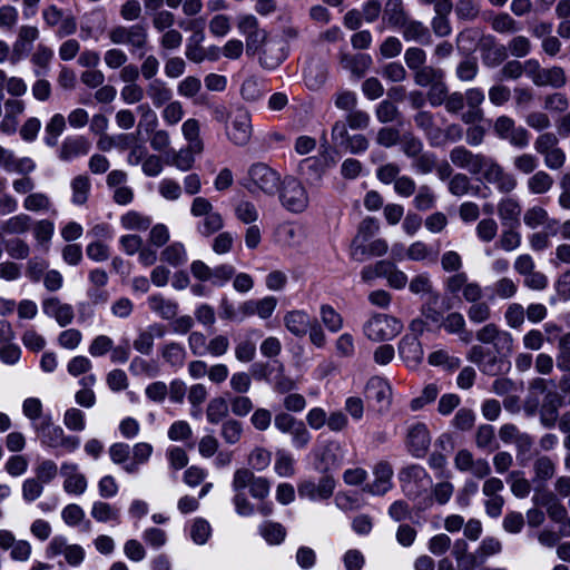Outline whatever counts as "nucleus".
Segmentation results:
<instances>
[{"label": "nucleus", "mask_w": 570, "mask_h": 570, "mask_svg": "<svg viewBox=\"0 0 570 570\" xmlns=\"http://www.w3.org/2000/svg\"><path fill=\"white\" fill-rule=\"evenodd\" d=\"M213 118L224 125L227 139L236 146H245L252 137L253 127L249 112L239 106L227 108L224 105L213 107Z\"/></svg>", "instance_id": "f257e3e1"}, {"label": "nucleus", "mask_w": 570, "mask_h": 570, "mask_svg": "<svg viewBox=\"0 0 570 570\" xmlns=\"http://www.w3.org/2000/svg\"><path fill=\"white\" fill-rule=\"evenodd\" d=\"M281 175L265 163H255L247 169L242 185L252 194L274 196L281 187Z\"/></svg>", "instance_id": "f03ea898"}, {"label": "nucleus", "mask_w": 570, "mask_h": 570, "mask_svg": "<svg viewBox=\"0 0 570 570\" xmlns=\"http://www.w3.org/2000/svg\"><path fill=\"white\" fill-rule=\"evenodd\" d=\"M108 38L114 45L127 46L131 53L138 52L140 57L148 49V28L142 23L115 26L109 30Z\"/></svg>", "instance_id": "7ed1b4c3"}, {"label": "nucleus", "mask_w": 570, "mask_h": 570, "mask_svg": "<svg viewBox=\"0 0 570 570\" xmlns=\"http://www.w3.org/2000/svg\"><path fill=\"white\" fill-rule=\"evenodd\" d=\"M193 217L200 218L196 225V230L204 237H209L224 227L222 214L214 209L213 204L203 196H197L190 205Z\"/></svg>", "instance_id": "20e7f679"}, {"label": "nucleus", "mask_w": 570, "mask_h": 570, "mask_svg": "<svg viewBox=\"0 0 570 570\" xmlns=\"http://www.w3.org/2000/svg\"><path fill=\"white\" fill-rule=\"evenodd\" d=\"M403 330V323L387 314H375L363 326L364 335L373 342L393 340Z\"/></svg>", "instance_id": "39448f33"}, {"label": "nucleus", "mask_w": 570, "mask_h": 570, "mask_svg": "<svg viewBox=\"0 0 570 570\" xmlns=\"http://www.w3.org/2000/svg\"><path fill=\"white\" fill-rule=\"evenodd\" d=\"M279 202L284 208L294 214L306 210L309 197L304 185L295 177H285L279 187Z\"/></svg>", "instance_id": "423d86ee"}, {"label": "nucleus", "mask_w": 570, "mask_h": 570, "mask_svg": "<svg viewBox=\"0 0 570 570\" xmlns=\"http://www.w3.org/2000/svg\"><path fill=\"white\" fill-rule=\"evenodd\" d=\"M246 489H248L253 499L263 501L269 495L271 483L264 476H256L249 469H237L233 474L232 490L245 491Z\"/></svg>", "instance_id": "0eeeda50"}, {"label": "nucleus", "mask_w": 570, "mask_h": 570, "mask_svg": "<svg viewBox=\"0 0 570 570\" xmlns=\"http://www.w3.org/2000/svg\"><path fill=\"white\" fill-rule=\"evenodd\" d=\"M46 556L55 559L58 556L65 558V562L73 568L82 564L86 558L85 549L77 543H69L65 535H55L46 547Z\"/></svg>", "instance_id": "6e6552de"}, {"label": "nucleus", "mask_w": 570, "mask_h": 570, "mask_svg": "<svg viewBox=\"0 0 570 570\" xmlns=\"http://www.w3.org/2000/svg\"><path fill=\"white\" fill-rule=\"evenodd\" d=\"M451 163L464 169L471 175H481L483 177L492 157L481 153L474 154L464 146L454 147L449 154Z\"/></svg>", "instance_id": "1a4fd4ad"}, {"label": "nucleus", "mask_w": 570, "mask_h": 570, "mask_svg": "<svg viewBox=\"0 0 570 570\" xmlns=\"http://www.w3.org/2000/svg\"><path fill=\"white\" fill-rule=\"evenodd\" d=\"M402 490L410 499L417 498L426 491L432 480L421 465H410L400 472Z\"/></svg>", "instance_id": "9d476101"}, {"label": "nucleus", "mask_w": 570, "mask_h": 570, "mask_svg": "<svg viewBox=\"0 0 570 570\" xmlns=\"http://www.w3.org/2000/svg\"><path fill=\"white\" fill-rule=\"evenodd\" d=\"M493 131L498 138L509 141L517 148H525L529 145L530 136L522 126H517L515 121L509 116H500L495 119Z\"/></svg>", "instance_id": "9b49d317"}, {"label": "nucleus", "mask_w": 570, "mask_h": 570, "mask_svg": "<svg viewBox=\"0 0 570 570\" xmlns=\"http://www.w3.org/2000/svg\"><path fill=\"white\" fill-rule=\"evenodd\" d=\"M530 68L529 77L532 82L539 87L562 88L567 82L566 71L562 67L553 66L551 68H541L539 62L530 59L525 62Z\"/></svg>", "instance_id": "f8f14e48"}, {"label": "nucleus", "mask_w": 570, "mask_h": 570, "mask_svg": "<svg viewBox=\"0 0 570 570\" xmlns=\"http://www.w3.org/2000/svg\"><path fill=\"white\" fill-rule=\"evenodd\" d=\"M274 240L283 248L301 249L307 242V229L299 223L285 222L276 227Z\"/></svg>", "instance_id": "ddd939ff"}, {"label": "nucleus", "mask_w": 570, "mask_h": 570, "mask_svg": "<svg viewBox=\"0 0 570 570\" xmlns=\"http://www.w3.org/2000/svg\"><path fill=\"white\" fill-rule=\"evenodd\" d=\"M41 14L48 28H57L56 35L59 38L71 36L77 30L76 18L71 13H65L55 4L43 8Z\"/></svg>", "instance_id": "4468645a"}, {"label": "nucleus", "mask_w": 570, "mask_h": 570, "mask_svg": "<svg viewBox=\"0 0 570 570\" xmlns=\"http://www.w3.org/2000/svg\"><path fill=\"white\" fill-rule=\"evenodd\" d=\"M483 344H492L499 354H510L513 351V336L508 331L499 328L495 324L489 323L481 327L475 335Z\"/></svg>", "instance_id": "2eb2a0df"}, {"label": "nucleus", "mask_w": 570, "mask_h": 570, "mask_svg": "<svg viewBox=\"0 0 570 570\" xmlns=\"http://www.w3.org/2000/svg\"><path fill=\"white\" fill-rule=\"evenodd\" d=\"M246 53L248 56H259L261 63L267 68L276 67L282 57H276L275 59H269L267 57V47L273 49V43L267 41V32L264 29H258L252 35H248L246 38Z\"/></svg>", "instance_id": "dca6fc26"}, {"label": "nucleus", "mask_w": 570, "mask_h": 570, "mask_svg": "<svg viewBox=\"0 0 570 570\" xmlns=\"http://www.w3.org/2000/svg\"><path fill=\"white\" fill-rule=\"evenodd\" d=\"M63 478L62 489L67 494L80 497L88 489V480L77 463L63 462L60 466Z\"/></svg>", "instance_id": "f3484780"}, {"label": "nucleus", "mask_w": 570, "mask_h": 570, "mask_svg": "<svg viewBox=\"0 0 570 570\" xmlns=\"http://www.w3.org/2000/svg\"><path fill=\"white\" fill-rule=\"evenodd\" d=\"M431 444V435L424 423L411 424L406 431L405 445L407 451L415 458H423Z\"/></svg>", "instance_id": "a211bd4d"}, {"label": "nucleus", "mask_w": 570, "mask_h": 570, "mask_svg": "<svg viewBox=\"0 0 570 570\" xmlns=\"http://www.w3.org/2000/svg\"><path fill=\"white\" fill-rule=\"evenodd\" d=\"M482 178L494 185L500 193H511L518 186L515 176L505 171L494 158H492Z\"/></svg>", "instance_id": "6ab92c4d"}, {"label": "nucleus", "mask_w": 570, "mask_h": 570, "mask_svg": "<svg viewBox=\"0 0 570 570\" xmlns=\"http://www.w3.org/2000/svg\"><path fill=\"white\" fill-rule=\"evenodd\" d=\"M454 466L460 472H470L479 479H483L491 473L489 462L484 459L474 460L473 454L466 449L456 452Z\"/></svg>", "instance_id": "aec40b11"}, {"label": "nucleus", "mask_w": 570, "mask_h": 570, "mask_svg": "<svg viewBox=\"0 0 570 570\" xmlns=\"http://www.w3.org/2000/svg\"><path fill=\"white\" fill-rule=\"evenodd\" d=\"M335 489V480L325 475L318 482L304 481L298 485V494L312 501L328 499Z\"/></svg>", "instance_id": "412c9836"}, {"label": "nucleus", "mask_w": 570, "mask_h": 570, "mask_svg": "<svg viewBox=\"0 0 570 570\" xmlns=\"http://www.w3.org/2000/svg\"><path fill=\"white\" fill-rule=\"evenodd\" d=\"M42 312L50 318H53L61 327L72 323L75 317L73 308L70 304L62 303L58 297H48L42 301Z\"/></svg>", "instance_id": "4be33fe9"}, {"label": "nucleus", "mask_w": 570, "mask_h": 570, "mask_svg": "<svg viewBox=\"0 0 570 570\" xmlns=\"http://www.w3.org/2000/svg\"><path fill=\"white\" fill-rule=\"evenodd\" d=\"M277 306V298L274 296H265L259 299H248L239 305V313L243 317L257 315L262 320L269 318Z\"/></svg>", "instance_id": "5701e85b"}, {"label": "nucleus", "mask_w": 570, "mask_h": 570, "mask_svg": "<svg viewBox=\"0 0 570 570\" xmlns=\"http://www.w3.org/2000/svg\"><path fill=\"white\" fill-rule=\"evenodd\" d=\"M399 355L407 367L415 368L423 360V348L417 336L404 335L399 343Z\"/></svg>", "instance_id": "b1692460"}, {"label": "nucleus", "mask_w": 570, "mask_h": 570, "mask_svg": "<svg viewBox=\"0 0 570 570\" xmlns=\"http://www.w3.org/2000/svg\"><path fill=\"white\" fill-rule=\"evenodd\" d=\"M374 481L364 490L373 495H383L392 488L393 469L387 462H379L373 469Z\"/></svg>", "instance_id": "393cba45"}, {"label": "nucleus", "mask_w": 570, "mask_h": 570, "mask_svg": "<svg viewBox=\"0 0 570 570\" xmlns=\"http://www.w3.org/2000/svg\"><path fill=\"white\" fill-rule=\"evenodd\" d=\"M26 104L21 99L9 98L4 101V116L0 121V131L12 135L17 131L19 117L24 112Z\"/></svg>", "instance_id": "a878e982"}, {"label": "nucleus", "mask_w": 570, "mask_h": 570, "mask_svg": "<svg viewBox=\"0 0 570 570\" xmlns=\"http://www.w3.org/2000/svg\"><path fill=\"white\" fill-rule=\"evenodd\" d=\"M186 29L193 30V35L187 39L185 55L190 61L199 63L205 60V48L202 46L205 32L202 22L190 21Z\"/></svg>", "instance_id": "bb28decb"}, {"label": "nucleus", "mask_w": 570, "mask_h": 570, "mask_svg": "<svg viewBox=\"0 0 570 570\" xmlns=\"http://www.w3.org/2000/svg\"><path fill=\"white\" fill-rule=\"evenodd\" d=\"M41 443L51 449H58L65 434L61 426L52 423L51 416L46 415L39 423L32 424Z\"/></svg>", "instance_id": "cd10ccee"}, {"label": "nucleus", "mask_w": 570, "mask_h": 570, "mask_svg": "<svg viewBox=\"0 0 570 570\" xmlns=\"http://www.w3.org/2000/svg\"><path fill=\"white\" fill-rule=\"evenodd\" d=\"M314 321L304 309H292L284 315L285 328L296 337L305 336Z\"/></svg>", "instance_id": "c85d7f7f"}, {"label": "nucleus", "mask_w": 570, "mask_h": 570, "mask_svg": "<svg viewBox=\"0 0 570 570\" xmlns=\"http://www.w3.org/2000/svg\"><path fill=\"white\" fill-rule=\"evenodd\" d=\"M165 334L166 330L163 324H150L138 333L134 341V348L141 354L149 355L153 352L154 341L164 337Z\"/></svg>", "instance_id": "c756f323"}, {"label": "nucleus", "mask_w": 570, "mask_h": 570, "mask_svg": "<svg viewBox=\"0 0 570 570\" xmlns=\"http://www.w3.org/2000/svg\"><path fill=\"white\" fill-rule=\"evenodd\" d=\"M366 397L377 402L381 409H386L392 400V387L385 379L373 376L366 384Z\"/></svg>", "instance_id": "7c9ffc66"}, {"label": "nucleus", "mask_w": 570, "mask_h": 570, "mask_svg": "<svg viewBox=\"0 0 570 570\" xmlns=\"http://www.w3.org/2000/svg\"><path fill=\"white\" fill-rule=\"evenodd\" d=\"M561 405L562 397L557 392H548L544 395L539 414L540 421L546 428L554 426Z\"/></svg>", "instance_id": "2f4dec72"}, {"label": "nucleus", "mask_w": 570, "mask_h": 570, "mask_svg": "<svg viewBox=\"0 0 570 570\" xmlns=\"http://www.w3.org/2000/svg\"><path fill=\"white\" fill-rule=\"evenodd\" d=\"M332 137L334 139H345L346 148L352 154L364 153L368 148V140L363 135L348 136L346 126L343 122H336L332 128Z\"/></svg>", "instance_id": "473e14b6"}, {"label": "nucleus", "mask_w": 570, "mask_h": 570, "mask_svg": "<svg viewBox=\"0 0 570 570\" xmlns=\"http://www.w3.org/2000/svg\"><path fill=\"white\" fill-rule=\"evenodd\" d=\"M149 309L163 320H173L178 314V303L161 294H153L147 298Z\"/></svg>", "instance_id": "72a5a7b5"}, {"label": "nucleus", "mask_w": 570, "mask_h": 570, "mask_svg": "<svg viewBox=\"0 0 570 570\" xmlns=\"http://www.w3.org/2000/svg\"><path fill=\"white\" fill-rule=\"evenodd\" d=\"M441 327L449 334L458 335L465 344L472 341V332L466 330L465 318L460 312H451L444 316Z\"/></svg>", "instance_id": "f704fd0d"}, {"label": "nucleus", "mask_w": 570, "mask_h": 570, "mask_svg": "<svg viewBox=\"0 0 570 570\" xmlns=\"http://www.w3.org/2000/svg\"><path fill=\"white\" fill-rule=\"evenodd\" d=\"M498 215L503 226L514 227L519 225L521 215L520 202L514 197H503L498 203Z\"/></svg>", "instance_id": "c9c22d12"}, {"label": "nucleus", "mask_w": 570, "mask_h": 570, "mask_svg": "<svg viewBox=\"0 0 570 570\" xmlns=\"http://www.w3.org/2000/svg\"><path fill=\"white\" fill-rule=\"evenodd\" d=\"M90 150V142L85 137L66 138L59 150V158L63 161L72 160L79 156L87 155Z\"/></svg>", "instance_id": "e433bc0d"}, {"label": "nucleus", "mask_w": 570, "mask_h": 570, "mask_svg": "<svg viewBox=\"0 0 570 570\" xmlns=\"http://www.w3.org/2000/svg\"><path fill=\"white\" fill-rule=\"evenodd\" d=\"M340 61L344 69L350 70L357 77L364 76L373 62L371 56L366 53H342Z\"/></svg>", "instance_id": "4c0bfd02"}, {"label": "nucleus", "mask_w": 570, "mask_h": 570, "mask_svg": "<svg viewBox=\"0 0 570 570\" xmlns=\"http://www.w3.org/2000/svg\"><path fill=\"white\" fill-rule=\"evenodd\" d=\"M53 56L55 52L50 47L43 43L37 45L31 56V63L35 66L33 73L36 77H43L48 73Z\"/></svg>", "instance_id": "58836bf2"}, {"label": "nucleus", "mask_w": 570, "mask_h": 570, "mask_svg": "<svg viewBox=\"0 0 570 570\" xmlns=\"http://www.w3.org/2000/svg\"><path fill=\"white\" fill-rule=\"evenodd\" d=\"M415 125L422 129L432 146L441 144V129L434 124V118L429 111H420L414 117Z\"/></svg>", "instance_id": "ea45409f"}, {"label": "nucleus", "mask_w": 570, "mask_h": 570, "mask_svg": "<svg viewBox=\"0 0 570 570\" xmlns=\"http://www.w3.org/2000/svg\"><path fill=\"white\" fill-rule=\"evenodd\" d=\"M32 225L29 215L20 213L3 220L0 225V235H21L26 234Z\"/></svg>", "instance_id": "a19ab883"}, {"label": "nucleus", "mask_w": 570, "mask_h": 570, "mask_svg": "<svg viewBox=\"0 0 570 570\" xmlns=\"http://www.w3.org/2000/svg\"><path fill=\"white\" fill-rule=\"evenodd\" d=\"M490 299H510L518 292V284L510 277H501L495 281L492 285L488 286Z\"/></svg>", "instance_id": "79ce46f5"}, {"label": "nucleus", "mask_w": 570, "mask_h": 570, "mask_svg": "<svg viewBox=\"0 0 570 570\" xmlns=\"http://www.w3.org/2000/svg\"><path fill=\"white\" fill-rule=\"evenodd\" d=\"M195 148L191 146L179 150H171L167 157V164L176 167L180 171H188L195 164Z\"/></svg>", "instance_id": "37998d69"}, {"label": "nucleus", "mask_w": 570, "mask_h": 570, "mask_svg": "<svg viewBox=\"0 0 570 570\" xmlns=\"http://www.w3.org/2000/svg\"><path fill=\"white\" fill-rule=\"evenodd\" d=\"M153 454V446L146 442L136 443L132 446V461L124 465V471L129 474L137 473L139 466L149 461Z\"/></svg>", "instance_id": "c03bdc74"}, {"label": "nucleus", "mask_w": 570, "mask_h": 570, "mask_svg": "<svg viewBox=\"0 0 570 570\" xmlns=\"http://www.w3.org/2000/svg\"><path fill=\"white\" fill-rule=\"evenodd\" d=\"M255 333L256 331L253 330L237 340L235 345V357L237 361L248 363L254 360L256 355Z\"/></svg>", "instance_id": "a18cd8bd"}, {"label": "nucleus", "mask_w": 570, "mask_h": 570, "mask_svg": "<svg viewBox=\"0 0 570 570\" xmlns=\"http://www.w3.org/2000/svg\"><path fill=\"white\" fill-rule=\"evenodd\" d=\"M146 91L153 105L157 108L169 102L173 98L171 89L160 79L151 80Z\"/></svg>", "instance_id": "49530a36"}, {"label": "nucleus", "mask_w": 570, "mask_h": 570, "mask_svg": "<svg viewBox=\"0 0 570 570\" xmlns=\"http://www.w3.org/2000/svg\"><path fill=\"white\" fill-rule=\"evenodd\" d=\"M136 112L139 117L137 134H149L156 130V127L158 125V117L156 111L149 106V104H139L136 108Z\"/></svg>", "instance_id": "de8ad7c7"}, {"label": "nucleus", "mask_w": 570, "mask_h": 570, "mask_svg": "<svg viewBox=\"0 0 570 570\" xmlns=\"http://www.w3.org/2000/svg\"><path fill=\"white\" fill-rule=\"evenodd\" d=\"M344 459L343 448L338 442H328L324 448L321 456V461L324 465V470L337 469L342 465Z\"/></svg>", "instance_id": "09e8293b"}, {"label": "nucleus", "mask_w": 570, "mask_h": 570, "mask_svg": "<svg viewBox=\"0 0 570 570\" xmlns=\"http://www.w3.org/2000/svg\"><path fill=\"white\" fill-rule=\"evenodd\" d=\"M553 178L544 170H538L527 180V188L532 195L548 193L553 186Z\"/></svg>", "instance_id": "8fccbe9b"}, {"label": "nucleus", "mask_w": 570, "mask_h": 570, "mask_svg": "<svg viewBox=\"0 0 570 570\" xmlns=\"http://www.w3.org/2000/svg\"><path fill=\"white\" fill-rule=\"evenodd\" d=\"M120 225L127 230L142 232L150 227L151 218L136 210H129L120 217Z\"/></svg>", "instance_id": "3c124183"}, {"label": "nucleus", "mask_w": 570, "mask_h": 570, "mask_svg": "<svg viewBox=\"0 0 570 570\" xmlns=\"http://www.w3.org/2000/svg\"><path fill=\"white\" fill-rule=\"evenodd\" d=\"M228 402L222 396L212 399L206 409L207 421L212 424L224 422V420L228 416Z\"/></svg>", "instance_id": "603ef678"}, {"label": "nucleus", "mask_w": 570, "mask_h": 570, "mask_svg": "<svg viewBox=\"0 0 570 570\" xmlns=\"http://www.w3.org/2000/svg\"><path fill=\"white\" fill-rule=\"evenodd\" d=\"M90 514L97 522L104 523L110 521L119 522L120 518L119 510L105 501H95L91 505Z\"/></svg>", "instance_id": "864d4df0"}, {"label": "nucleus", "mask_w": 570, "mask_h": 570, "mask_svg": "<svg viewBox=\"0 0 570 570\" xmlns=\"http://www.w3.org/2000/svg\"><path fill=\"white\" fill-rule=\"evenodd\" d=\"M403 37L407 41H415L422 45L431 42L429 29L419 21L404 22Z\"/></svg>", "instance_id": "5fc2aeb1"}, {"label": "nucleus", "mask_w": 570, "mask_h": 570, "mask_svg": "<svg viewBox=\"0 0 570 570\" xmlns=\"http://www.w3.org/2000/svg\"><path fill=\"white\" fill-rule=\"evenodd\" d=\"M244 433L242 422L235 419H227L222 423L220 426V438L228 445H234L242 440Z\"/></svg>", "instance_id": "6e6d98bb"}, {"label": "nucleus", "mask_w": 570, "mask_h": 570, "mask_svg": "<svg viewBox=\"0 0 570 570\" xmlns=\"http://www.w3.org/2000/svg\"><path fill=\"white\" fill-rule=\"evenodd\" d=\"M161 261L166 262L167 264L177 267L180 265H184L187 259V252L184 246V244L179 242H175L167 246L160 254Z\"/></svg>", "instance_id": "4d7b16f0"}, {"label": "nucleus", "mask_w": 570, "mask_h": 570, "mask_svg": "<svg viewBox=\"0 0 570 570\" xmlns=\"http://www.w3.org/2000/svg\"><path fill=\"white\" fill-rule=\"evenodd\" d=\"M72 197L71 202L75 205H83L89 196L91 184L89 177L79 175L71 180Z\"/></svg>", "instance_id": "13d9d810"}, {"label": "nucleus", "mask_w": 570, "mask_h": 570, "mask_svg": "<svg viewBox=\"0 0 570 570\" xmlns=\"http://www.w3.org/2000/svg\"><path fill=\"white\" fill-rule=\"evenodd\" d=\"M66 128V118L61 114H55L46 125V145L53 147L58 142L59 136Z\"/></svg>", "instance_id": "bf43d9fd"}, {"label": "nucleus", "mask_w": 570, "mask_h": 570, "mask_svg": "<svg viewBox=\"0 0 570 570\" xmlns=\"http://www.w3.org/2000/svg\"><path fill=\"white\" fill-rule=\"evenodd\" d=\"M55 233V224L49 219L37 220L32 228L33 237L40 247L48 248Z\"/></svg>", "instance_id": "052dcab7"}, {"label": "nucleus", "mask_w": 570, "mask_h": 570, "mask_svg": "<svg viewBox=\"0 0 570 570\" xmlns=\"http://www.w3.org/2000/svg\"><path fill=\"white\" fill-rule=\"evenodd\" d=\"M440 79H444L443 70L432 66H423L414 71V81L420 87H430Z\"/></svg>", "instance_id": "680f3d73"}, {"label": "nucleus", "mask_w": 570, "mask_h": 570, "mask_svg": "<svg viewBox=\"0 0 570 570\" xmlns=\"http://www.w3.org/2000/svg\"><path fill=\"white\" fill-rule=\"evenodd\" d=\"M181 132L186 140L189 141V146L195 148L196 153H202L204 145L199 138L200 126L199 121L195 118H189L181 125Z\"/></svg>", "instance_id": "e2e57ef3"}, {"label": "nucleus", "mask_w": 570, "mask_h": 570, "mask_svg": "<svg viewBox=\"0 0 570 570\" xmlns=\"http://www.w3.org/2000/svg\"><path fill=\"white\" fill-rule=\"evenodd\" d=\"M23 208L28 212H49L52 209L50 197L41 191L30 193L23 199Z\"/></svg>", "instance_id": "0e129e2a"}, {"label": "nucleus", "mask_w": 570, "mask_h": 570, "mask_svg": "<svg viewBox=\"0 0 570 570\" xmlns=\"http://www.w3.org/2000/svg\"><path fill=\"white\" fill-rule=\"evenodd\" d=\"M409 289L414 295H433L435 299L439 294L434 292L431 277L428 273H421L414 276L409 283Z\"/></svg>", "instance_id": "69168bd1"}, {"label": "nucleus", "mask_w": 570, "mask_h": 570, "mask_svg": "<svg viewBox=\"0 0 570 570\" xmlns=\"http://www.w3.org/2000/svg\"><path fill=\"white\" fill-rule=\"evenodd\" d=\"M259 533L269 544H279L286 537L285 528L281 523L272 521L261 524Z\"/></svg>", "instance_id": "338daca9"}, {"label": "nucleus", "mask_w": 570, "mask_h": 570, "mask_svg": "<svg viewBox=\"0 0 570 570\" xmlns=\"http://www.w3.org/2000/svg\"><path fill=\"white\" fill-rule=\"evenodd\" d=\"M557 366L570 372V333L560 336L558 342Z\"/></svg>", "instance_id": "774afa93"}]
</instances>
